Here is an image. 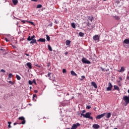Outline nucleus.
Instances as JSON below:
<instances>
[{
  "mask_svg": "<svg viewBox=\"0 0 129 129\" xmlns=\"http://www.w3.org/2000/svg\"><path fill=\"white\" fill-rule=\"evenodd\" d=\"M123 100H124L125 102V106H126L127 104L129 103V95L128 96H124L123 97Z\"/></svg>",
  "mask_w": 129,
  "mask_h": 129,
  "instance_id": "f257e3e1",
  "label": "nucleus"
},
{
  "mask_svg": "<svg viewBox=\"0 0 129 129\" xmlns=\"http://www.w3.org/2000/svg\"><path fill=\"white\" fill-rule=\"evenodd\" d=\"M90 115H91V113L87 112L86 114H85V118H89V119H92V120H93V117Z\"/></svg>",
  "mask_w": 129,
  "mask_h": 129,
  "instance_id": "f03ea898",
  "label": "nucleus"
},
{
  "mask_svg": "<svg viewBox=\"0 0 129 129\" xmlns=\"http://www.w3.org/2000/svg\"><path fill=\"white\" fill-rule=\"evenodd\" d=\"M82 62L84 63V64H91V62L90 61L87 60L85 57H83L82 59Z\"/></svg>",
  "mask_w": 129,
  "mask_h": 129,
  "instance_id": "7ed1b4c3",
  "label": "nucleus"
},
{
  "mask_svg": "<svg viewBox=\"0 0 129 129\" xmlns=\"http://www.w3.org/2000/svg\"><path fill=\"white\" fill-rule=\"evenodd\" d=\"M106 114V113H104L103 114H100V115H98L96 117V118L97 119H100V118H102V117H103V116H105V115Z\"/></svg>",
  "mask_w": 129,
  "mask_h": 129,
  "instance_id": "20e7f679",
  "label": "nucleus"
},
{
  "mask_svg": "<svg viewBox=\"0 0 129 129\" xmlns=\"http://www.w3.org/2000/svg\"><path fill=\"white\" fill-rule=\"evenodd\" d=\"M112 89V85L111 84V83L109 82L108 83V87L106 88L107 91H110L111 89Z\"/></svg>",
  "mask_w": 129,
  "mask_h": 129,
  "instance_id": "39448f33",
  "label": "nucleus"
},
{
  "mask_svg": "<svg viewBox=\"0 0 129 129\" xmlns=\"http://www.w3.org/2000/svg\"><path fill=\"white\" fill-rule=\"evenodd\" d=\"M19 119L20 120H22L21 123L22 124H25V123H26V120H25V117H24V116L19 117Z\"/></svg>",
  "mask_w": 129,
  "mask_h": 129,
  "instance_id": "423d86ee",
  "label": "nucleus"
},
{
  "mask_svg": "<svg viewBox=\"0 0 129 129\" xmlns=\"http://www.w3.org/2000/svg\"><path fill=\"white\" fill-rule=\"evenodd\" d=\"M80 126V123H77L76 124H74L72 126V129H77L78 126Z\"/></svg>",
  "mask_w": 129,
  "mask_h": 129,
  "instance_id": "0eeeda50",
  "label": "nucleus"
},
{
  "mask_svg": "<svg viewBox=\"0 0 129 129\" xmlns=\"http://www.w3.org/2000/svg\"><path fill=\"white\" fill-rule=\"evenodd\" d=\"M93 39L94 41H99V36L98 35H95L93 37Z\"/></svg>",
  "mask_w": 129,
  "mask_h": 129,
  "instance_id": "6e6552de",
  "label": "nucleus"
},
{
  "mask_svg": "<svg viewBox=\"0 0 129 129\" xmlns=\"http://www.w3.org/2000/svg\"><path fill=\"white\" fill-rule=\"evenodd\" d=\"M93 128L98 129L100 127V126L98 124H93Z\"/></svg>",
  "mask_w": 129,
  "mask_h": 129,
  "instance_id": "1a4fd4ad",
  "label": "nucleus"
},
{
  "mask_svg": "<svg viewBox=\"0 0 129 129\" xmlns=\"http://www.w3.org/2000/svg\"><path fill=\"white\" fill-rule=\"evenodd\" d=\"M30 44H36V45H38V43H37V40H36V39H31V41L30 42Z\"/></svg>",
  "mask_w": 129,
  "mask_h": 129,
  "instance_id": "9d476101",
  "label": "nucleus"
},
{
  "mask_svg": "<svg viewBox=\"0 0 129 129\" xmlns=\"http://www.w3.org/2000/svg\"><path fill=\"white\" fill-rule=\"evenodd\" d=\"M91 85L92 86H93L95 88H97V85H96V83L95 82H92Z\"/></svg>",
  "mask_w": 129,
  "mask_h": 129,
  "instance_id": "9b49d317",
  "label": "nucleus"
},
{
  "mask_svg": "<svg viewBox=\"0 0 129 129\" xmlns=\"http://www.w3.org/2000/svg\"><path fill=\"white\" fill-rule=\"evenodd\" d=\"M123 44H129V39H125L123 40Z\"/></svg>",
  "mask_w": 129,
  "mask_h": 129,
  "instance_id": "f8f14e48",
  "label": "nucleus"
},
{
  "mask_svg": "<svg viewBox=\"0 0 129 129\" xmlns=\"http://www.w3.org/2000/svg\"><path fill=\"white\" fill-rule=\"evenodd\" d=\"M26 65L29 69H32V63L31 62H27Z\"/></svg>",
  "mask_w": 129,
  "mask_h": 129,
  "instance_id": "ddd939ff",
  "label": "nucleus"
},
{
  "mask_svg": "<svg viewBox=\"0 0 129 129\" xmlns=\"http://www.w3.org/2000/svg\"><path fill=\"white\" fill-rule=\"evenodd\" d=\"M37 42H46V39H45V38H40L37 40Z\"/></svg>",
  "mask_w": 129,
  "mask_h": 129,
  "instance_id": "4468645a",
  "label": "nucleus"
},
{
  "mask_svg": "<svg viewBox=\"0 0 129 129\" xmlns=\"http://www.w3.org/2000/svg\"><path fill=\"white\" fill-rule=\"evenodd\" d=\"M105 115H106V118H109V117H110V116H111V113H110V112H109L107 113H106Z\"/></svg>",
  "mask_w": 129,
  "mask_h": 129,
  "instance_id": "2eb2a0df",
  "label": "nucleus"
},
{
  "mask_svg": "<svg viewBox=\"0 0 129 129\" xmlns=\"http://www.w3.org/2000/svg\"><path fill=\"white\" fill-rule=\"evenodd\" d=\"M70 44H71V41L69 40H67L66 42V45L67 46H70Z\"/></svg>",
  "mask_w": 129,
  "mask_h": 129,
  "instance_id": "dca6fc26",
  "label": "nucleus"
},
{
  "mask_svg": "<svg viewBox=\"0 0 129 129\" xmlns=\"http://www.w3.org/2000/svg\"><path fill=\"white\" fill-rule=\"evenodd\" d=\"M114 90H118V91H119V87L116 85H114Z\"/></svg>",
  "mask_w": 129,
  "mask_h": 129,
  "instance_id": "f3484780",
  "label": "nucleus"
},
{
  "mask_svg": "<svg viewBox=\"0 0 129 129\" xmlns=\"http://www.w3.org/2000/svg\"><path fill=\"white\" fill-rule=\"evenodd\" d=\"M71 74L73 75V76H77V74L73 71H71Z\"/></svg>",
  "mask_w": 129,
  "mask_h": 129,
  "instance_id": "a211bd4d",
  "label": "nucleus"
},
{
  "mask_svg": "<svg viewBox=\"0 0 129 129\" xmlns=\"http://www.w3.org/2000/svg\"><path fill=\"white\" fill-rule=\"evenodd\" d=\"M124 70H125L124 68L123 67H121L120 70H119L118 71V72H123L124 71Z\"/></svg>",
  "mask_w": 129,
  "mask_h": 129,
  "instance_id": "6ab92c4d",
  "label": "nucleus"
},
{
  "mask_svg": "<svg viewBox=\"0 0 129 129\" xmlns=\"http://www.w3.org/2000/svg\"><path fill=\"white\" fill-rule=\"evenodd\" d=\"M12 2L14 6H16V5L18 4V0H12Z\"/></svg>",
  "mask_w": 129,
  "mask_h": 129,
  "instance_id": "aec40b11",
  "label": "nucleus"
},
{
  "mask_svg": "<svg viewBox=\"0 0 129 129\" xmlns=\"http://www.w3.org/2000/svg\"><path fill=\"white\" fill-rule=\"evenodd\" d=\"M93 17L92 16V17H91L90 16H88V20H89L90 21H91V22H92V21H93Z\"/></svg>",
  "mask_w": 129,
  "mask_h": 129,
  "instance_id": "412c9836",
  "label": "nucleus"
},
{
  "mask_svg": "<svg viewBox=\"0 0 129 129\" xmlns=\"http://www.w3.org/2000/svg\"><path fill=\"white\" fill-rule=\"evenodd\" d=\"M46 40L47 41H50L51 40V39L50 38V36H49V35H48V34L46 35Z\"/></svg>",
  "mask_w": 129,
  "mask_h": 129,
  "instance_id": "4be33fe9",
  "label": "nucleus"
},
{
  "mask_svg": "<svg viewBox=\"0 0 129 129\" xmlns=\"http://www.w3.org/2000/svg\"><path fill=\"white\" fill-rule=\"evenodd\" d=\"M71 26L73 29H75L76 28V26H75V23H71Z\"/></svg>",
  "mask_w": 129,
  "mask_h": 129,
  "instance_id": "5701e85b",
  "label": "nucleus"
},
{
  "mask_svg": "<svg viewBox=\"0 0 129 129\" xmlns=\"http://www.w3.org/2000/svg\"><path fill=\"white\" fill-rule=\"evenodd\" d=\"M79 36H80V37H83V36H84V33L80 32L79 33Z\"/></svg>",
  "mask_w": 129,
  "mask_h": 129,
  "instance_id": "b1692460",
  "label": "nucleus"
},
{
  "mask_svg": "<svg viewBox=\"0 0 129 129\" xmlns=\"http://www.w3.org/2000/svg\"><path fill=\"white\" fill-rule=\"evenodd\" d=\"M16 78L17 80H21V77L18 75H16Z\"/></svg>",
  "mask_w": 129,
  "mask_h": 129,
  "instance_id": "393cba45",
  "label": "nucleus"
},
{
  "mask_svg": "<svg viewBox=\"0 0 129 129\" xmlns=\"http://www.w3.org/2000/svg\"><path fill=\"white\" fill-rule=\"evenodd\" d=\"M48 50H49L50 51H52V47H51V46H50V45H48Z\"/></svg>",
  "mask_w": 129,
  "mask_h": 129,
  "instance_id": "a878e982",
  "label": "nucleus"
},
{
  "mask_svg": "<svg viewBox=\"0 0 129 129\" xmlns=\"http://www.w3.org/2000/svg\"><path fill=\"white\" fill-rule=\"evenodd\" d=\"M28 84H29V85H32L33 84V81L29 80L28 81Z\"/></svg>",
  "mask_w": 129,
  "mask_h": 129,
  "instance_id": "bb28decb",
  "label": "nucleus"
},
{
  "mask_svg": "<svg viewBox=\"0 0 129 129\" xmlns=\"http://www.w3.org/2000/svg\"><path fill=\"white\" fill-rule=\"evenodd\" d=\"M8 97H9V95H5V96H4V99H8Z\"/></svg>",
  "mask_w": 129,
  "mask_h": 129,
  "instance_id": "cd10ccee",
  "label": "nucleus"
},
{
  "mask_svg": "<svg viewBox=\"0 0 129 129\" xmlns=\"http://www.w3.org/2000/svg\"><path fill=\"white\" fill-rule=\"evenodd\" d=\"M41 8H42V5H38L37 6V9H41Z\"/></svg>",
  "mask_w": 129,
  "mask_h": 129,
  "instance_id": "c85d7f7f",
  "label": "nucleus"
},
{
  "mask_svg": "<svg viewBox=\"0 0 129 129\" xmlns=\"http://www.w3.org/2000/svg\"><path fill=\"white\" fill-rule=\"evenodd\" d=\"M83 116L84 118H85V114H84V113H81V117H82Z\"/></svg>",
  "mask_w": 129,
  "mask_h": 129,
  "instance_id": "c756f323",
  "label": "nucleus"
},
{
  "mask_svg": "<svg viewBox=\"0 0 129 129\" xmlns=\"http://www.w3.org/2000/svg\"><path fill=\"white\" fill-rule=\"evenodd\" d=\"M90 108H91V106L90 105L87 106L86 107L87 109H90Z\"/></svg>",
  "mask_w": 129,
  "mask_h": 129,
  "instance_id": "7c9ffc66",
  "label": "nucleus"
},
{
  "mask_svg": "<svg viewBox=\"0 0 129 129\" xmlns=\"http://www.w3.org/2000/svg\"><path fill=\"white\" fill-rule=\"evenodd\" d=\"M13 77V74H9V78H12Z\"/></svg>",
  "mask_w": 129,
  "mask_h": 129,
  "instance_id": "2f4dec72",
  "label": "nucleus"
},
{
  "mask_svg": "<svg viewBox=\"0 0 129 129\" xmlns=\"http://www.w3.org/2000/svg\"><path fill=\"white\" fill-rule=\"evenodd\" d=\"M67 72V71H66V69H63L62 70V73H66Z\"/></svg>",
  "mask_w": 129,
  "mask_h": 129,
  "instance_id": "473e14b6",
  "label": "nucleus"
},
{
  "mask_svg": "<svg viewBox=\"0 0 129 129\" xmlns=\"http://www.w3.org/2000/svg\"><path fill=\"white\" fill-rule=\"evenodd\" d=\"M27 41H32V39L31 38V36H29L27 38Z\"/></svg>",
  "mask_w": 129,
  "mask_h": 129,
  "instance_id": "72a5a7b5",
  "label": "nucleus"
},
{
  "mask_svg": "<svg viewBox=\"0 0 129 129\" xmlns=\"http://www.w3.org/2000/svg\"><path fill=\"white\" fill-rule=\"evenodd\" d=\"M9 83H10V84H12V85H14V83H13V82H12V81H9Z\"/></svg>",
  "mask_w": 129,
  "mask_h": 129,
  "instance_id": "f704fd0d",
  "label": "nucleus"
},
{
  "mask_svg": "<svg viewBox=\"0 0 129 129\" xmlns=\"http://www.w3.org/2000/svg\"><path fill=\"white\" fill-rule=\"evenodd\" d=\"M32 82H33V83H34V84H35V85H37V83H36V80L34 79V80H33Z\"/></svg>",
  "mask_w": 129,
  "mask_h": 129,
  "instance_id": "c9c22d12",
  "label": "nucleus"
},
{
  "mask_svg": "<svg viewBox=\"0 0 129 129\" xmlns=\"http://www.w3.org/2000/svg\"><path fill=\"white\" fill-rule=\"evenodd\" d=\"M127 80H129V72H128L127 77H126Z\"/></svg>",
  "mask_w": 129,
  "mask_h": 129,
  "instance_id": "e433bc0d",
  "label": "nucleus"
},
{
  "mask_svg": "<svg viewBox=\"0 0 129 129\" xmlns=\"http://www.w3.org/2000/svg\"><path fill=\"white\" fill-rule=\"evenodd\" d=\"M34 38H35V35H33L31 37V40H34L35 39H34Z\"/></svg>",
  "mask_w": 129,
  "mask_h": 129,
  "instance_id": "4c0bfd02",
  "label": "nucleus"
},
{
  "mask_svg": "<svg viewBox=\"0 0 129 129\" xmlns=\"http://www.w3.org/2000/svg\"><path fill=\"white\" fill-rule=\"evenodd\" d=\"M114 18L116 20H119V17H118V16H114Z\"/></svg>",
  "mask_w": 129,
  "mask_h": 129,
  "instance_id": "58836bf2",
  "label": "nucleus"
},
{
  "mask_svg": "<svg viewBox=\"0 0 129 129\" xmlns=\"http://www.w3.org/2000/svg\"><path fill=\"white\" fill-rule=\"evenodd\" d=\"M1 72H3V73H5L6 72V71H5V70H4V69H2V70H1Z\"/></svg>",
  "mask_w": 129,
  "mask_h": 129,
  "instance_id": "ea45409f",
  "label": "nucleus"
},
{
  "mask_svg": "<svg viewBox=\"0 0 129 129\" xmlns=\"http://www.w3.org/2000/svg\"><path fill=\"white\" fill-rule=\"evenodd\" d=\"M100 69H101L102 71H103V72H104V71H105V70H104V69H103L102 67H100Z\"/></svg>",
  "mask_w": 129,
  "mask_h": 129,
  "instance_id": "a19ab883",
  "label": "nucleus"
},
{
  "mask_svg": "<svg viewBox=\"0 0 129 129\" xmlns=\"http://www.w3.org/2000/svg\"><path fill=\"white\" fill-rule=\"evenodd\" d=\"M47 76H48V77H50L51 76V73H48V74H47Z\"/></svg>",
  "mask_w": 129,
  "mask_h": 129,
  "instance_id": "79ce46f5",
  "label": "nucleus"
},
{
  "mask_svg": "<svg viewBox=\"0 0 129 129\" xmlns=\"http://www.w3.org/2000/svg\"><path fill=\"white\" fill-rule=\"evenodd\" d=\"M86 112V111L85 110H83L82 111V113H85Z\"/></svg>",
  "mask_w": 129,
  "mask_h": 129,
  "instance_id": "37998d69",
  "label": "nucleus"
},
{
  "mask_svg": "<svg viewBox=\"0 0 129 129\" xmlns=\"http://www.w3.org/2000/svg\"><path fill=\"white\" fill-rule=\"evenodd\" d=\"M5 41H6V42H9V39H8V38H5Z\"/></svg>",
  "mask_w": 129,
  "mask_h": 129,
  "instance_id": "c03bdc74",
  "label": "nucleus"
},
{
  "mask_svg": "<svg viewBox=\"0 0 129 129\" xmlns=\"http://www.w3.org/2000/svg\"><path fill=\"white\" fill-rule=\"evenodd\" d=\"M29 23L30 24H31V25H35L33 22H29Z\"/></svg>",
  "mask_w": 129,
  "mask_h": 129,
  "instance_id": "a18cd8bd",
  "label": "nucleus"
},
{
  "mask_svg": "<svg viewBox=\"0 0 129 129\" xmlns=\"http://www.w3.org/2000/svg\"><path fill=\"white\" fill-rule=\"evenodd\" d=\"M35 97H37V96L35 94H34L33 96V98H35Z\"/></svg>",
  "mask_w": 129,
  "mask_h": 129,
  "instance_id": "49530a36",
  "label": "nucleus"
},
{
  "mask_svg": "<svg viewBox=\"0 0 129 129\" xmlns=\"http://www.w3.org/2000/svg\"><path fill=\"white\" fill-rule=\"evenodd\" d=\"M49 26L50 27H52V26H53V23H51L50 24H49Z\"/></svg>",
  "mask_w": 129,
  "mask_h": 129,
  "instance_id": "de8ad7c7",
  "label": "nucleus"
},
{
  "mask_svg": "<svg viewBox=\"0 0 129 129\" xmlns=\"http://www.w3.org/2000/svg\"><path fill=\"white\" fill-rule=\"evenodd\" d=\"M64 54L66 55H68V52H66Z\"/></svg>",
  "mask_w": 129,
  "mask_h": 129,
  "instance_id": "09e8293b",
  "label": "nucleus"
},
{
  "mask_svg": "<svg viewBox=\"0 0 129 129\" xmlns=\"http://www.w3.org/2000/svg\"><path fill=\"white\" fill-rule=\"evenodd\" d=\"M25 55L26 56H28L29 57V56H30V54H28V53H25Z\"/></svg>",
  "mask_w": 129,
  "mask_h": 129,
  "instance_id": "8fccbe9b",
  "label": "nucleus"
},
{
  "mask_svg": "<svg viewBox=\"0 0 129 129\" xmlns=\"http://www.w3.org/2000/svg\"><path fill=\"white\" fill-rule=\"evenodd\" d=\"M34 92H35V93H38V91L37 90H35Z\"/></svg>",
  "mask_w": 129,
  "mask_h": 129,
  "instance_id": "3c124183",
  "label": "nucleus"
},
{
  "mask_svg": "<svg viewBox=\"0 0 129 129\" xmlns=\"http://www.w3.org/2000/svg\"><path fill=\"white\" fill-rule=\"evenodd\" d=\"M56 81V80H55V79H54L52 81V82L54 83V82H55Z\"/></svg>",
  "mask_w": 129,
  "mask_h": 129,
  "instance_id": "603ef678",
  "label": "nucleus"
},
{
  "mask_svg": "<svg viewBox=\"0 0 129 129\" xmlns=\"http://www.w3.org/2000/svg\"><path fill=\"white\" fill-rule=\"evenodd\" d=\"M8 127H9V128L12 127V126H11V124H9V125H8Z\"/></svg>",
  "mask_w": 129,
  "mask_h": 129,
  "instance_id": "864d4df0",
  "label": "nucleus"
},
{
  "mask_svg": "<svg viewBox=\"0 0 129 129\" xmlns=\"http://www.w3.org/2000/svg\"><path fill=\"white\" fill-rule=\"evenodd\" d=\"M119 80H122V78L121 77L119 78Z\"/></svg>",
  "mask_w": 129,
  "mask_h": 129,
  "instance_id": "5fc2aeb1",
  "label": "nucleus"
},
{
  "mask_svg": "<svg viewBox=\"0 0 129 129\" xmlns=\"http://www.w3.org/2000/svg\"><path fill=\"white\" fill-rule=\"evenodd\" d=\"M105 71H106V72H108V71H109V69H107Z\"/></svg>",
  "mask_w": 129,
  "mask_h": 129,
  "instance_id": "6e6d98bb",
  "label": "nucleus"
},
{
  "mask_svg": "<svg viewBox=\"0 0 129 129\" xmlns=\"http://www.w3.org/2000/svg\"><path fill=\"white\" fill-rule=\"evenodd\" d=\"M16 124H18V123H16V122L14 123V125H16Z\"/></svg>",
  "mask_w": 129,
  "mask_h": 129,
  "instance_id": "4d7b16f0",
  "label": "nucleus"
},
{
  "mask_svg": "<svg viewBox=\"0 0 129 129\" xmlns=\"http://www.w3.org/2000/svg\"><path fill=\"white\" fill-rule=\"evenodd\" d=\"M32 2H37L38 0H32Z\"/></svg>",
  "mask_w": 129,
  "mask_h": 129,
  "instance_id": "13d9d810",
  "label": "nucleus"
},
{
  "mask_svg": "<svg viewBox=\"0 0 129 129\" xmlns=\"http://www.w3.org/2000/svg\"><path fill=\"white\" fill-rule=\"evenodd\" d=\"M82 78L84 79V78H85V77L84 76H82Z\"/></svg>",
  "mask_w": 129,
  "mask_h": 129,
  "instance_id": "bf43d9fd",
  "label": "nucleus"
},
{
  "mask_svg": "<svg viewBox=\"0 0 129 129\" xmlns=\"http://www.w3.org/2000/svg\"><path fill=\"white\" fill-rule=\"evenodd\" d=\"M11 123H12V122L11 121L8 122L9 124H11Z\"/></svg>",
  "mask_w": 129,
  "mask_h": 129,
  "instance_id": "052dcab7",
  "label": "nucleus"
},
{
  "mask_svg": "<svg viewBox=\"0 0 129 129\" xmlns=\"http://www.w3.org/2000/svg\"><path fill=\"white\" fill-rule=\"evenodd\" d=\"M54 23H55V24H58V22H57V21H55L54 22Z\"/></svg>",
  "mask_w": 129,
  "mask_h": 129,
  "instance_id": "680f3d73",
  "label": "nucleus"
},
{
  "mask_svg": "<svg viewBox=\"0 0 129 129\" xmlns=\"http://www.w3.org/2000/svg\"><path fill=\"white\" fill-rule=\"evenodd\" d=\"M0 50L1 51H4V49H3L2 48H0Z\"/></svg>",
  "mask_w": 129,
  "mask_h": 129,
  "instance_id": "e2e57ef3",
  "label": "nucleus"
},
{
  "mask_svg": "<svg viewBox=\"0 0 129 129\" xmlns=\"http://www.w3.org/2000/svg\"><path fill=\"white\" fill-rule=\"evenodd\" d=\"M50 64L49 63L48 65H47V67H49L50 66Z\"/></svg>",
  "mask_w": 129,
  "mask_h": 129,
  "instance_id": "0e129e2a",
  "label": "nucleus"
},
{
  "mask_svg": "<svg viewBox=\"0 0 129 129\" xmlns=\"http://www.w3.org/2000/svg\"><path fill=\"white\" fill-rule=\"evenodd\" d=\"M49 77V80H52V79H51V77Z\"/></svg>",
  "mask_w": 129,
  "mask_h": 129,
  "instance_id": "69168bd1",
  "label": "nucleus"
},
{
  "mask_svg": "<svg viewBox=\"0 0 129 129\" xmlns=\"http://www.w3.org/2000/svg\"><path fill=\"white\" fill-rule=\"evenodd\" d=\"M25 22H26V21H22V23H25Z\"/></svg>",
  "mask_w": 129,
  "mask_h": 129,
  "instance_id": "338daca9",
  "label": "nucleus"
},
{
  "mask_svg": "<svg viewBox=\"0 0 129 129\" xmlns=\"http://www.w3.org/2000/svg\"><path fill=\"white\" fill-rule=\"evenodd\" d=\"M78 114H79V115H80V113H79V112H78Z\"/></svg>",
  "mask_w": 129,
  "mask_h": 129,
  "instance_id": "774afa93",
  "label": "nucleus"
}]
</instances>
